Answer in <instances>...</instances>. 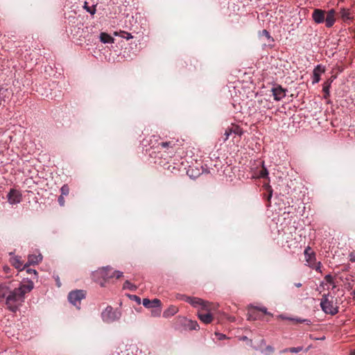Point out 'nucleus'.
Segmentation results:
<instances>
[{
    "label": "nucleus",
    "instance_id": "obj_1",
    "mask_svg": "<svg viewBox=\"0 0 355 355\" xmlns=\"http://www.w3.org/2000/svg\"><path fill=\"white\" fill-rule=\"evenodd\" d=\"M33 287V282L32 281H28L21 284L19 288L10 291L6 300V304L8 309L10 311L15 313L19 306L24 302V295L31 292Z\"/></svg>",
    "mask_w": 355,
    "mask_h": 355
},
{
    "label": "nucleus",
    "instance_id": "obj_2",
    "mask_svg": "<svg viewBox=\"0 0 355 355\" xmlns=\"http://www.w3.org/2000/svg\"><path fill=\"white\" fill-rule=\"evenodd\" d=\"M320 307L327 314L336 315L338 312V307L334 302V297L329 294H324L320 301Z\"/></svg>",
    "mask_w": 355,
    "mask_h": 355
},
{
    "label": "nucleus",
    "instance_id": "obj_3",
    "mask_svg": "<svg viewBox=\"0 0 355 355\" xmlns=\"http://www.w3.org/2000/svg\"><path fill=\"white\" fill-rule=\"evenodd\" d=\"M180 299L189 303L193 307H198V306H200L201 309H202V310H205V311L210 310V309H209L210 303L208 302L204 301L200 298L182 295Z\"/></svg>",
    "mask_w": 355,
    "mask_h": 355
},
{
    "label": "nucleus",
    "instance_id": "obj_4",
    "mask_svg": "<svg viewBox=\"0 0 355 355\" xmlns=\"http://www.w3.org/2000/svg\"><path fill=\"white\" fill-rule=\"evenodd\" d=\"M85 297V293L83 290H76L69 293V301L78 309H80V301Z\"/></svg>",
    "mask_w": 355,
    "mask_h": 355
},
{
    "label": "nucleus",
    "instance_id": "obj_5",
    "mask_svg": "<svg viewBox=\"0 0 355 355\" xmlns=\"http://www.w3.org/2000/svg\"><path fill=\"white\" fill-rule=\"evenodd\" d=\"M103 321L110 323L114 320H118L120 318L119 312L114 311L113 308L108 306L101 313Z\"/></svg>",
    "mask_w": 355,
    "mask_h": 355
},
{
    "label": "nucleus",
    "instance_id": "obj_6",
    "mask_svg": "<svg viewBox=\"0 0 355 355\" xmlns=\"http://www.w3.org/2000/svg\"><path fill=\"white\" fill-rule=\"evenodd\" d=\"M177 321L182 325L185 329L196 330L199 329V325L196 321L189 320L184 317H178Z\"/></svg>",
    "mask_w": 355,
    "mask_h": 355
},
{
    "label": "nucleus",
    "instance_id": "obj_7",
    "mask_svg": "<svg viewBox=\"0 0 355 355\" xmlns=\"http://www.w3.org/2000/svg\"><path fill=\"white\" fill-rule=\"evenodd\" d=\"M209 309V311L201 309L198 313V318L205 324H210L214 320L213 315L211 313L213 309V305L211 304H210Z\"/></svg>",
    "mask_w": 355,
    "mask_h": 355
},
{
    "label": "nucleus",
    "instance_id": "obj_8",
    "mask_svg": "<svg viewBox=\"0 0 355 355\" xmlns=\"http://www.w3.org/2000/svg\"><path fill=\"white\" fill-rule=\"evenodd\" d=\"M8 201L11 205L19 203L22 200L21 192L15 189H11L7 196Z\"/></svg>",
    "mask_w": 355,
    "mask_h": 355
},
{
    "label": "nucleus",
    "instance_id": "obj_9",
    "mask_svg": "<svg viewBox=\"0 0 355 355\" xmlns=\"http://www.w3.org/2000/svg\"><path fill=\"white\" fill-rule=\"evenodd\" d=\"M259 312H261L263 314L268 315L270 316L272 315L270 313L267 311L266 308L262 307V308H257V307H252L249 310V320H256L257 318H260L261 315H259Z\"/></svg>",
    "mask_w": 355,
    "mask_h": 355
},
{
    "label": "nucleus",
    "instance_id": "obj_10",
    "mask_svg": "<svg viewBox=\"0 0 355 355\" xmlns=\"http://www.w3.org/2000/svg\"><path fill=\"white\" fill-rule=\"evenodd\" d=\"M286 90L283 89L280 85H277L271 89L274 99L277 101H281L286 96Z\"/></svg>",
    "mask_w": 355,
    "mask_h": 355
},
{
    "label": "nucleus",
    "instance_id": "obj_11",
    "mask_svg": "<svg viewBox=\"0 0 355 355\" xmlns=\"http://www.w3.org/2000/svg\"><path fill=\"white\" fill-rule=\"evenodd\" d=\"M112 268L110 266L103 267L98 270L95 273V275L101 276L104 280H107L113 277L111 274Z\"/></svg>",
    "mask_w": 355,
    "mask_h": 355
},
{
    "label": "nucleus",
    "instance_id": "obj_12",
    "mask_svg": "<svg viewBox=\"0 0 355 355\" xmlns=\"http://www.w3.org/2000/svg\"><path fill=\"white\" fill-rule=\"evenodd\" d=\"M10 263L19 271L25 270L28 267L27 263L24 266L21 257L15 256L10 258Z\"/></svg>",
    "mask_w": 355,
    "mask_h": 355
},
{
    "label": "nucleus",
    "instance_id": "obj_13",
    "mask_svg": "<svg viewBox=\"0 0 355 355\" xmlns=\"http://www.w3.org/2000/svg\"><path fill=\"white\" fill-rule=\"evenodd\" d=\"M326 12L321 9H315L312 13V18L317 24L324 22Z\"/></svg>",
    "mask_w": 355,
    "mask_h": 355
},
{
    "label": "nucleus",
    "instance_id": "obj_14",
    "mask_svg": "<svg viewBox=\"0 0 355 355\" xmlns=\"http://www.w3.org/2000/svg\"><path fill=\"white\" fill-rule=\"evenodd\" d=\"M231 134L241 135L243 134V130L239 125H232L231 127H229L226 129L225 132V137L224 140L226 141L229 138V137Z\"/></svg>",
    "mask_w": 355,
    "mask_h": 355
},
{
    "label": "nucleus",
    "instance_id": "obj_15",
    "mask_svg": "<svg viewBox=\"0 0 355 355\" xmlns=\"http://www.w3.org/2000/svg\"><path fill=\"white\" fill-rule=\"evenodd\" d=\"M336 12L334 9L329 10L324 16V22L327 28L331 27L336 21L335 18Z\"/></svg>",
    "mask_w": 355,
    "mask_h": 355
},
{
    "label": "nucleus",
    "instance_id": "obj_16",
    "mask_svg": "<svg viewBox=\"0 0 355 355\" xmlns=\"http://www.w3.org/2000/svg\"><path fill=\"white\" fill-rule=\"evenodd\" d=\"M143 305L148 309H154L157 306H162V302L158 299H153L150 300L149 299L145 298L142 302Z\"/></svg>",
    "mask_w": 355,
    "mask_h": 355
},
{
    "label": "nucleus",
    "instance_id": "obj_17",
    "mask_svg": "<svg viewBox=\"0 0 355 355\" xmlns=\"http://www.w3.org/2000/svg\"><path fill=\"white\" fill-rule=\"evenodd\" d=\"M304 255L306 261L310 266L315 261V253L312 252L310 247H307L304 250Z\"/></svg>",
    "mask_w": 355,
    "mask_h": 355
},
{
    "label": "nucleus",
    "instance_id": "obj_18",
    "mask_svg": "<svg viewBox=\"0 0 355 355\" xmlns=\"http://www.w3.org/2000/svg\"><path fill=\"white\" fill-rule=\"evenodd\" d=\"M42 260V255L41 254H30L28 257V267L31 265H35L40 263Z\"/></svg>",
    "mask_w": 355,
    "mask_h": 355
},
{
    "label": "nucleus",
    "instance_id": "obj_19",
    "mask_svg": "<svg viewBox=\"0 0 355 355\" xmlns=\"http://www.w3.org/2000/svg\"><path fill=\"white\" fill-rule=\"evenodd\" d=\"M178 311V308L174 305H171L163 313V317L168 318L173 316Z\"/></svg>",
    "mask_w": 355,
    "mask_h": 355
},
{
    "label": "nucleus",
    "instance_id": "obj_20",
    "mask_svg": "<svg viewBox=\"0 0 355 355\" xmlns=\"http://www.w3.org/2000/svg\"><path fill=\"white\" fill-rule=\"evenodd\" d=\"M340 17L341 19L346 21L347 20H350L352 19L351 13L348 9L342 8L340 11Z\"/></svg>",
    "mask_w": 355,
    "mask_h": 355
},
{
    "label": "nucleus",
    "instance_id": "obj_21",
    "mask_svg": "<svg viewBox=\"0 0 355 355\" xmlns=\"http://www.w3.org/2000/svg\"><path fill=\"white\" fill-rule=\"evenodd\" d=\"M101 41L104 43H114V38L106 33H101L100 35Z\"/></svg>",
    "mask_w": 355,
    "mask_h": 355
},
{
    "label": "nucleus",
    "instance_id": "obj_22",
    "mask_svg": "<svg viewBox=\"0 0 355 355\" xmlns=\"http://www.w3.org/2000/svg\"><path fill=\"white\" fill-rule=\"evenodd\" d=\"M8 294V288L6 286L0 285V302H1Z\"/></svg>",
    "mask_w": 355,
    "mask_h": 355
},
{
    "label": "nucleus",
    "instance_id": "obj_23",
    "mask_svg": "<svg viewBox=\"0 0 355 355\" xmlns=\"http://www.w3.org/2000/svg\"><path fill=\"white\" fill-rule=\"evenodd\" d=\"M322 72V70H320V66H318L313 71V76H314V83H318L320 80V73Z\"/></svg>",
    "mask_w": 355,
    "mask_h": 355
},
{
    "label": "nucleus",
    "instance_id": "obj_24",
    "mask_svg": "<svg viewBox=\"0 0 355 355\" xmlns=\"http://www.w3.org/2000/svg\"><path fill=\"white\" fill-rule=\"evenodd\" d=\"M162 313V306H157L151 310V316L159 317Z\"/></svg>",
    "mask_w": 355,
    "mask_h": 355
},
{
    "label": "nucleus",
    "instance_id": "obj_25",
    "mask_svg": "<svg viewBox=\"0 0 355 355\" xmlns=\"http://www.w3.org/2000/svg\"><path fill=\"white\" fill-rule=\"evenodd\" d=\"M302 350V347H291V348H286L282 351V352H291V353H298Z\"/></svg>",
    "mask_w": 355,
    "mask_h": 355
},
{
    "label": "nucleus",
    "instance_id": "obj_26",
    "mask_svg": "<svg viewBox=\"0 0 355 355\" xmlns=\"http://www.w3.org/2000/svg\"><path fill=\"white\" fill-rule=\"evenodd\" d=\"M286 319L293 321L295 324L307 322V324L310 323V321L306 319H300V318H286Z\"/></svg>",
    "mask_w": 355,
    "mask_h": 355
},
{
    "label": "nucleus",
    "instance_id": "obj_27",
    "mask_svg": "<svg viewBox=\"0 0 355 355\" xmlns=\"http://www.w3.org/2000/svg\"><path fill=\"white\" fill-rule=\"evenodd\" d=\"M259 177L262 178H268V171L264 166H263L262 168L259 171Z\"/></svg>",
    "mask_w": 355,
    "mask_h": 355
},
{
    "label": "nucleus",
    "instance_id": "obj_28",
    "mask_svg": "<svg viewBox=\"0 0 355 355\" xmlns=\"http://www.w3.org/2000/svg\"><path fill=\"white\" fill-rule=\"evenodd\" d=\"M95 7L96 6H89L87 2H85L84 8L91 15H94L96 12Z\"/></svg>",
    "mask_w": 355,
    "mask_h": 355
},
{
    "label": "nucleus",
    "instance_id": "obj_29",
    "mask_svg": "<svg viewBox=\"0 0 355 355\" xmlns=\"http://www.w3.org/2000/svg\"><path fill=\"white\" fill-rule=\"evenodd\" d=\"M123 289H129L130 291H135L136 289V286L131 284L128 280H126L123 286Z\"/></svg>",
    "mask_w": 355,
    "mask_h": 355
},
{
    "label": "nucleus",
    "instance_id": "obj_30",
    "mask_svg": "<svg viewBox=\"0 0 355 355\" xmlns=\"http://www.w3.org/2000/svg\"><path fill=\"white\" fill-rule=\"evenodd\" d=\"M162 148H173L175 144L173 141L162 142L159 144Z\"/></svg>",
    "mask_w": 355,
    "mask_h": 355
},
{
    "label": "nucleus",
    "instance_id": "obj_31",
    "mask_svg": "<svg viewBox=\"0 0 355 355\" xmlns=\"http://www.w3.org/2000/svg\"><path fill=\"white\" fill-rule=\"evenodd\" d=\"M261 35L266 37L269 42L270 41H271V42L274 41L273 38L270 36L269 32L268 31H266V30H263L261 31Z\"/></svg>",
    "mask_w": 355,
    "mask_h": 355
},
{
    "label": "nucleus",
    "instance_id": "obj_32",
    "mask_svg": "<svg viewBox=\"0 0 355 355\" xmlns=\"http://www.w3.org/2000/svg\"><path fill=\"white\" fill-rule=\"evenodd\" d=\"M60 190L61 195H62V196H67L69 193V188L67 184L63 185Z\"/></svg>",
    "mask_w": 355,
    "mask_h": 355
},
{
    "label": "nucleus",
    "instance_id": "obj_33",
    "mask_svg": "<svg viewBox=\"0 0 355 355\" xmlns=\"http://www.w3.org/2000/svg\"><path fill=\"white\" fill-rule=\"evenodd\" d=\"M324 279L327 283L333 285V288L336 287V286L334 285V278L331 275H326L324 277Z\"/></svg>",
    "mask_w": 355,
    "mask_h": 355
},
{
    "label": "nucleus",
    "instance_id": "obj_34",
    "mask_svg": "<svg viewBox=\"0 0 355 355\" xmlns=\"http://www.w3.org/2000/svg\"><path fill=\"white\" fill-rule=\"evenodd\" d=\"M311 268L315 269L317 271H320L321 263L320 262H316L315 261L310 266Z\"/></svg>",
    "mask_w": 355,
    "mask_h": 355
},
{
    "label": "nucleus",
    "instance_id": "obj_35",
    "mask_svg": "<svg viewBox=\"0 0 355 355\" xmlns=\"http://www.w3.org/2000/svg\"><path fill=\"white\" fill-rule=\"evenodd\" d=\"M113 277H116V279H120L123 276V272L119 270H115L112 273Z\"/></svg>",
    "mask_w": 355,
    "mask_h": 355
},
{
    "label": "nucleus",
    "instance_id": "obj_36",
    "mask_svg": "<svg viewBox=\"0 0 355 355\" xmlns=\"http://www.w3.org/2000/svg\"><path fill=\"white\" fill-rule=\"evenodd\" d=\"M265 352L266 354H270L274 352V348L272 346L268 345L266 347Z\"/></svg>",
    "mask_w": 355,
    "mask_h": 355
},
{
    "label": "nucleus",
    "instance_id": "obj_37",
    "mask_svg": "<svg viewBox=\"0 0 355 355\" xmlns=\"http://www.w3.org/2000/svg\"><path fill=\"white\" fill-rule=\"evenodd\" d=\"M26 270V272L28 274H30V275H32L33 274L35 277L37 275V271L34 269H31V268H28V267H27L26 268H25Z\"/></svg>",
    "mask_w": 355,
    "mask_h": 355
},
{
    "label": "nucleus",
    "instance_id": "obj_38",
    "mask_svg": "<svg viewBox=\"0 0 355 355\" xmlns=\"http://www.w3.org/2000/svg\"><path fill=\"white\" fill-rule=\"evenodd\" d=\"M58 202H59L60 206H64V205L65 200H64V196H62V195H60L59 196V198H58Z\"/></svg>",
    "mask_w": 355,
    "mask_h": 355
},
{
    "label": "nucleus",
    "instance_id": "obj_39",
    "mask_svg": "<svg viewBox=\"0 0 355 355\" xmlns=\"http://www.w3.org/2000/svg\"><path fill=\"white\" fill-rule=\"evenodd\" d=\"M130 297L131 299H132L133 300H135V302H137L138 304L141 303V299L139 297L133 295H130Z\"/></svg>",
    "mask_w": 355,
    "mask_h": 355
},
{
    "label": "nucleus",
    "instance_id": "obj_40",
    "mask_svg": "<svg viewBox=\"0 0 355 355\" xmlns=\"http://www.w3.org/2000/svg\"><path fill=\"white\" fill-rule=\"evenodd\" d=\"M267 189L269 192L268 196V200L270 201V200L272 197V190L270 186H269V185H267Z\"/></svg>",
    "mask_w": 355,
    "mask_h": 355
},
{
    "label": "nucleus",
    "instance_id": "obj_41",
    "mask_svg": "<svg viewBox=\"0 0 355 355\" xmlns=\"http://www.w3.org/2000/svg\"><path fill=\"white\" fill-rule=\"evenodd\" d=\"M122 37L125 38V39H127V40H129L130 38L132 37V36L130 35V33H126V32H123Z\"/></svg>",
    "mask_w": 355,
    "mask_h": 355
},
{
    "label": "nucleus",
    "instance_id": "obj_42",
    "mask_svg": "<svg viewBox=\"0 0 355 355\" xmlns=\"http://www.w3.org/2000/svg\"><path fill=\"white\" fill-rule=\"evenodd\" d=\"M329 85L324 86V87H323V91L324 92V93H325V94H326V95H325V96H326L327 95H329Z\"/></svg>",
    "mask_w": 355,
    "mask_h": 355
},
{
    "label": "nucleus",
    "instance_id": "obj_43",
    "mask_svg": "<svg viewBox=\"0 0 355 355\" xmlns=\"http://www.w3.org/2000/svg\"><path fill=\"white\" fill-rule=\"evenodd\" d=\"M349 259L352 262H355V255L353 252L350 253Z\"/></svg>",
    "mask_w": 355,
    "mask_h": 355
},
{
    "label": "nucleus",
    "instance_id": "obj_44",
    "mask_svg": "<svg viewBox=\"0 0 355 355\" xmlns=\"http://www.w3.org/2000/svg\"><path fill=\"white\" fill-rule=\"evenodd\" d=\"M168 169L173 172V170L175 169V167L171 165H169Z\"/></svg>",
    "mask_w": 355,
    "mask_h": 355
},
{
    "label": "nucleus",
    "instance_id": "obj_45",
    "mask_svg": "<svg viewBox=\"0 0 355 355\" xmlns=\"http://www.w3.org/2000/svg\"><path fill=\"white\" fill-rule=\"evenodd\" d=\"M216 335L219 336V339H222L223 338L225 337V335L220 334H216Z\"/></svg>",
    "mask_w": 355,
    "mask_h": 355
},
{
    "label": "nucleus",
    "instance_id": "obj_46",
    "mask_svg": "<svg viewBox=\"0 0 355 355\" xmlns=\"http://www.w3.org/2000/svg\"><path fill=\"white\" fill-rule=\"evenodd\" d=\"M295 286L296 287H298V288H299V287H301V286H302V284H301V283H296V284H295Z\"/></svg>",
    "mask_w": 355,
    "mask_h": 355
},
{
    "label": "nucleus",
    "instance_id": "obj_47",
    "mask_svg": "<svg viewBox=\"0 0 355 355\" xmlns=\"http://www.w3.org/2000/svg\"><path fill=\"white\" fill-rule=\"evenodd\" d=\"M58 286H60V282H58Z\"/></svg>",
    "mask_w": 355,
    "mask_h": 355
},
{
    "label": "nucleus",
    "instance_id": "obj_48",
    "mask_svg": "<svg viewBox=\"0 0 355 355\" xmlns=\"http://www.w3.org/2000/svg\"><path fill=\"white\" fill-rule=\"evenodd\" d=\"M101 286H104V284L103 282L101 283Z\"/></svg>",
    "mask_w": 355,
    "mask_h": 355
},
{
    "label": "nucleus",
    "instance_id": "obj_49",
    "mask_svg": "<svg viewBox=\"0 0 355 355\" xmlns=\"http://www.w3.org/2000/svg\"><path fill=\"white\" fill-rule=\"evenodd\" d=\"M353 355H355V351L353 352Z\"/></svg>",
    "mask_w": 355,
    "mask_h": 355
}]
</instances>
